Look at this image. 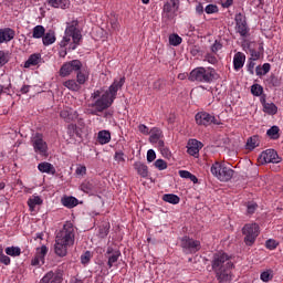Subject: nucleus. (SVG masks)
<instances>
[{"label": "nucleus", "mask_w": 283, "mask_h": 283, "mask_svg": "<svg viewBox=\"0 0 283 283\" xmlns=\"http://www.w3.org/2000/svg\"><path fill=\"white\" fill-rule=\"evenodd\" d=\"M0 87L1 92H10V87H12V82L10 81V77L0 78Z\"/></svg>", "instance_id": "obj_40"}, {"label": "nucleus", "mask_w": 283, "mask_h": 283, "mask_svg": "<svg viewBox=\"0 0 283 283\" xmlns=\"http://www.w3.org/2000/svg\"><path fill=\"white\" fill-rule=\"evenodd\" d=\"M219 8L216 6V4H208L206 8H205V12L206 14H216L219 12Z\"/></svg>", "instance_id": "obj_47"}, {"label": "nucleus", "mask_w": 283, "mask_h": 283, "mask_svg": "<svg viewBox=\"0 0 283 283\" xmlns=\"http://www.w3.org/2000/svg\"><path fill=\"white\" fill-rule=\"evenodd\" d=\"M220 76L216 69L213 67H205L199 66L193 69L188 76V81L191 83H213V81H218Z\"/></svg>", "instance_id": "obj_6"}, {"label": "nucleus", "mask_w": 283, "mask_h": 283, "mask_svg": "<svg viewBox=\"0 0 283 283\" xmlns=\"http://www.w3.org/2000/svg\"><path fill=\"white\" fill-rule=\"evenodd\" d=\"M180 178L189 179L191 176V172L189 170H179Z\"/></svg>", "instance_id": "obj_61"}, {"label": "nucleus", "mask_w": 283, "mask_h": 283, "mask_svg": "<svg viewBox=\"0 0 283 283\" xmlns=\"http://www.w3.org/2000/svg\"><path fill=\"white\" fill-rule=\"evenodd\" d=\"M195 120H196L197 125H203V127H209V125H211V123H213V125H220L218 119H216V116H213L207 112L197 113L195 116Z\"/></svg>", "instance_id": "obj_13"}, {"label": "nucleus", "mask_w": 283, "mask_h": 283, "mask_svg": "<svg viewBox=\"0 0 283 283\" xmlns=\"http://www.w3.org/2000/svg\"><path fill=\"white\" fill-rule=\"evenodd\" d=\"M180 8V0H169L164 4L163 12L167 19H174Z\"/></svg>", "instance_id": "obj_14"}, {"label": "nucleus", "mask_w": 283, "mask_h": 283, "mask_svg": "<svg viewBox=\"0 0 283 283\" xmlns=\"http://www.w3.org/2000/svg\"><path fill=\"white\" fill-rule=\"evenodd\" d=\"M250 52V61H260L262 54H264V44H260L258 51L255 49H249Z\"/></svg>", "instance_id": "obj_28"}, {"label": "nucleus", "mask_w": 283, "mask_h": 283, "mask_svg": "<svg viewBox=\"0 0 283 283\" xmlns=\"http://www.w3.org/2000/svg\"><path fill=\"white\" fill-rule=\"evenodd\" d=\"M150 137H149V143L153 145H160V143H165L163 138H165V135L163 134V130L158 127H154L150 129Z\"/></svg>", "instance_id": "obj_19"}, {"label": "nucleus", "mask_w": 283, "mask_h": 283, "mask_svg": "<svg viewBox=\"0 0 283 283\" xmlns=\"http://www.w3.org/2000/svg\"><path fill=\"white\" fill-rule=\"evenodd\" d=\"M210 171L212 176H214V178H218V180H220V182H229V180L233 178V174H235L233 169L227 167L220 161H216L211 166Z\"/></svg>", "instance_id": "obj_7"}, {"label": "nucleus", "mask_w": 283, "mask_h": 283, "mask_svg": "<svg viewBox=\"0 0 283 283\" xmlns=\"http://www.w3.org/2000/svg\"><path fill=\"white\" fill-rule=\"evenodd\" d=\"M10 262H11L10 256L6 255L3 253V250H0V263L4 264L6 266H9Z\"/></svg>", "instance_id": "obj_50"}, {"label": "nucleus", "mask_w": 283, "mask_h": 283, "mask_svg": "<svg viewBox=\"0 0 283 283\" xmlns=\"http://www.w3.org/2000/svg\"><path fill=\"white\" fill-rule=\"evenodd\" d=\"M247 149L250 151H253L255 147H260V136L254 135L252 137H249L245 145Z\"/></svg>", "instance_id": "obj_30"}, {"label": "nucleus", "mask_w": 283, "mask_h": 283, "mask_svg": "<svg viewBox=\"0 0 283 283\" xmlns=\"http://www.w3.org/2000/svg\"><path fill=\"white\" fill-rule=\"evenodd\" d=\"M211 269L214 273V277L219 283H229L233 281V258L224 251H218L213 253L211 259Z\"/></svg>", "instance_id": "obj_3"}, {"label": "nucleus", "mask_w": 283, "mask_h": 283, "mask_svg": "<svg viewBox=\"0 0 283 283\" xmlns=\"http://www.w3.org/2000/svg\"><path fill=\"white\" fill-rule=\"evenodd\" d=\"M63 86L66 87V90H70L71 92H80L81 86L78 85V82L76 80H69L63 82Z\"/></svg>", "instance_id": "obj_33"}, {"label": "nucleus", "mask_w": 283, "mask_h": 283, "mask_svg": "<svg viewBox=\"0 0 283 283\" xmlns=\"http://www.w3.org/2000/svg\"><path fill=\"white\" fill-rule=\"evenodd\" d=\"M154 165L159 171H165V169H167V163L163 159H157Z\"/></svg>", "instance_id": "obj_49"}, {"label": "nucleus", "mask_w": 283, "mask_h": 283, "mask_svg": "<svg viewBox=\"0 0 283 283\" xmlns=\"http://www.w3.org/2000/svg\"><path fill=\"white\" fill-rule=\"evenodd\" d=\"M138 130L140 132V134H144V136H149L150 132L149 127H147L145 124H140L138 126Z\"/></svg>", "instance_id": "obj_59"}, {"label": "nucleus", "mask_w": 283, "mask_h": 283, "mask_svg": "<svg viewBox=\"0 0 283 283\" xmlns=\"http://www.w3.org/2000/svg\"><path fill=\"white\" fill-rule=\"evenodd\" d=\"M169 43L174 45V48H178V45L182 43V38H180V35L177 33H172L169 35Z\"/></svg>", "instance_id": "obj_42"}, {"label": "nucleus", "mask_w": 283, "mask_h": 283, "mask_svg": "<svg viewBox=\"0 0 283 283\" xmlns=\"http://www.w3.org/2000/svg\"><path fill=\"white\" fill-rule=\"evenodd\" d=\"M31 145L39 156H48V143L43 139V134L35 133L31 137Z\"/></svg>", "instance_id": "obj_10"}, {"label": "nucleus", "mask_w": 283, "mask_h": 283, "mask_svg": "<svg viewBox=\"0 0 283 283\" xmlns=\"http://www.w3.org/2000/svg\"><path fill=\"white\" fill-rule=\"evenodd\" d=\"M157 147L164 158H167L168 160L169 158H171V150H169V147L165 145V142H159V145H157Z\"/></svg>", "instance_id": "obj_37"}, {"label": "nucleus", "mask_w": 283, "mask_h": 283, "mask_svg": "<svg viewBox=\"0 0 283 283\" xmlns=\"http://www.w3.org/2000/svg\"><path fill=\"white\" fill-rule=\"evenodd\" d=\"M82 39L83 35L81 34V30H78V20H73L66 25L60 48H67L69 45V50L74 51L81 45Z\"/></svg>", "instance_id": "obj_5"}, {"label": "nucleus", "mask_w": 283, "mask_h": 283, "mask_svg": "<svg viewBox=\"0 0 283 283\" xmlns=\"http://www.w3.org/2000/svg\"><path fill=\"white\" fill-rule=\"evenodd\" d=\"M261 69L263 70V74H269L271 72V64L270 63H264Z\"/></svg>", "instance_id": "obj_62"}, {"label": "nucleus", "mask_w": 283, "mask_h": 283, "mask_svg": "<svg viewBox=\"0 0 283 283\" xmlns=\"http://www.w3.org/2000/svg\"><path fill=\"white\" fill-rule=\"evenodd\" d=\"M180 247L182 253L186 255H193V253H198V251L202 249V243H200V240L185 235L180 239Z\"/></svg>", "instance_id": "obj_9"}, {"label": "nucleus", "mask_w": 283, "mask_h": 283, "mask_svg": "<svg viewBox=\"0 0 283 283\" xmlns=\"http://www.w3.org/2000/svg\"><path fill=\"white\" fill-rule=\"evenodd\" d=\"M265 247L266 249H269L270 251H274V249H277V241L270 239L265 242Z\"/></svg>", "instance_id": "obj_55"}, {"label": "nucleus", "mask_w": 283, "mask_h": 283, "mask_svg": "<svg viewBox=\"0 0 283 283\" xmlns=\"http://www.w3.org/2000/svg\"><path fill=\"white\" fill-rule=\"evenodd\" d=\"M165 85H167V81L159 78L154 82L153 87L154 90H165Z\"/></svg>", "instance_id": "obj_46"}, {"label": "nucleus", "mask_w": 283, "mask_h": 283, "mask_svg": "<svg viewBox=\"0 0 283 283\" xmlns=\"http://www.w3.org/2000/svg\"><path fill=\"white\" fill-rule=\"evenodd\" d=\"M51 8H61L65 10V8L70 7V0H46Z\"/></svg>", "instance_id": "obj_29"}, {"label": "nucleus", "mask_w": 283, "mask_h": 283, "mask_svg": "<svg viewBox=\"0 0 283 283\" xmlns=\"http://www.w3.org/2000/svg\"><path fill=\"white\" fill-rule=\"evenodd\" d=\"M43 61L41 57V53H33L29 56V59L24 63L25 69L34 67L39 65Z\"/></svg>", "instance_id": "obj_23"}, {"label": "nucleus", "mask_w": 283, "mask_h": 283, "mask_svg": "<svg viewBox=\"0 0 283 283\" xmlns=\"http://www.w3.org/2000/svg\"><path fill=\"white\" fill-rule=\"evenodd\" d=\"M261 158L263 160V163H273V164H277V163H282V158L277 155V151H275V149H266L261 154Z\"/></svg>", "instance_id": "obj_18"}, {"label": "nucleus", "mask_w": 283, "mask_h": 283, "mask_svg": "<svg viewBox=\"0 0 283 283\" xmlns=\"http://www.w3.org/2000/svg\"><path fill=\"white\" fill-rule=\"evenodd\" d=\"M205 61H207V63H210V65H217L218 57H216V55H213L211 53H207L205 55Z\"/></svg>", "instance_id": "obj_48"}, {"label": "nucleus", "mask_w": 283, "mask_h": 283, "mask_svg": "<svg viewBox=\"0 0 283 283\" xmlns=\"http://www.w3.org/2000/svg\"><path fill=\"white\" fill-rule=\"evenodd\" d=\"M60 116L63 118V120H65V123L72 122V114H70V111H61Z\"/></svg>", "instance_id": "obj_52"}, {"label": "nucleus", "mask_w": 283, "mask_h": 283, "mask_svg": "<svg viewBox=\"0 0 283 283\" xmlns=\"http://www.w3.org/2000/svg\"><path fill=\"white\" fill-rule=\"evenodd\" d=\"M83 69V63L80 60H72L65 62L60 69V76L65 77L70 76L72 72H78Z\"/></svg>", "instance_id": "obj_12"}, {"label": "nucleus", "mask_w": 283, "mask_h": 283, "mask_svg": "<svg viewBox=\"0 0 283 283\" xmlns=\"http://www.w3.org/2000/svg\"><path fill=\"white\" fill-rule=\"evenodd\" d=\"M164 202H169V205H179L180 203V197L174 193H166L163 196Z\"/></svg>", "instance_id": "obj_34"}, {"label": "nucleus", "mask_w": 283, "mask_h": 283, "mask_svg": "<svg viewBox=\"0 0 283 283\" xmlns=\"http://www.w3.org/2000/svg\"><path fill=\"white\" fill-rule=\"evenodd\" d=\"M123 85H125V77H120L119 81L115 80L104 93L101 90H95L91 94V101L93 102L88 104V107H92L90 114L98 116L105 109H109V106L114 105V101L118 96V90H122Z\"/></svg>", "instance_id": "obj_1"}, {"label": "nucleus", "mask_w": 283, "mask_h": 283, "mask_svg": "<svg viewBox=\"0 0 283 283\" xmlns=\"http://www.w3.org/2000/svg\"><path fill=\"white\" fill-rule=\"evenodd\" d=\"M211 269L214 273V277L219 283H229L233 281V258L224 251H218L213 253L211 259Z\"/></svg>", "instance_id": "obj_2"}, {"label": "nucleus", "mask_w": 283, "mask_h": 283, "mask_svg": "<svg viewBox=\"0 0 283 283\" xmlns=\"http://www.w3.org/2000/svg\"><path fill=\"white\" fill-rule=\"evenodd\" d=\"M114 159L117 161V163H125V153L123 151H116L115 153V156H114Z\"/></svg>", "instance_id": "obj_58"}, {"label": "nucleus", "mask_w": 283, "mask_h": 283, "mask_svg": "<svg viewBox=\"0 0 283 283\" xmlns=\"http://www.w3.org/2000/svg\"><path fill=\"white\" fill-rule=\"evenodd\" d=\"M81 191L88 196H96L98 193V182L94 180H84L80 186Z\"/></svg>", "instance_id": "obj_16"}, {"label": "nucleus", "mask_w": 283, "mask_h": 283, "mask_svg": "<svg viewBox=\"0 0 283 283\" xmlns=\"http://www.w3.org/2000/svg\"><path fill=\"white\" fill-rule=\"evenodd\" d=\"M247 62V55L242 52H238L233 56V67L235 72H240L244 67V63Z\"/></svg>", "instance_id": "obj_22"}, {"label": "nucleus", "mask_w": 283, "mask_h": 283, "mask_svg": "<svg viewBox=\"0 0 283 283\" xmlns=\"http://www.w3.org/2000/svg\"><path fill=\"white\" fill-rule=\"evenodd\" d=\"M202 142H198L197 139H190L188 142L187 151L190 156H195L196 158L200 154V149H202Z\"/></svg>", "instance_id": "obj_21"}, {"label": "nucleus", "mask_w": 283, "mask_h": 283, "mask_svg": "<svg viewBox=\"0 0 283 283\" xmlns=\"http://www.w3.org/2000/svg\"><path fill=\"white\" fill-rule=\"evenodd\" d=\"M17 36V32L12 28L0 29V44L10 43Z\"/></svg>", "instance_id": "obj_20"}, {"label": "nucleus", "mask_w": 283, "mask_h": 283, "mask_svg": "<svg viewBox=\"0 0 283 283\" xmlns=\"http://www.w3.org/2000/svg\"><path fill=\"white\" fill-rule=\"evenodd\" d=\"M90 260H92V252L86 251L84 254L81 255L82 264H90Z\"/></svg>", "instance_id": "obj_51"}, {"label": "nucleus", "mask_w": 283, "mask_h": 283, "mask_svg": "<svg viewBox=\"0 0 283 283\" xmlns=\"http://www.w3.org/2000/svg\"><path fill=\"white\" fill-rule=\"evenodd\" d=\"M45 255H48V247L42 245L38 248L34 258L31 260V266H42V264H45Z\"/></svg>", "instance_id": "obj_17"}, {"label": "nucleus", "mask_w": 283, "mask_h": 283, "mask_svg": "<svg viewBox=\"0 0 283 283\" xmlns=\"http://www.w3.org/2000/svg\"><path fill=\"white\" fill-rule=\"evenodd\" d=\"M264 92V88L260 84H253L251 86V94L253 96H262V93Z\"/></svg>", "instance_id": "obj_44"}, {"label": "nucleus", "mask_w": 283, "mask_h": 283, "mask_svg": "<svg viewBox=\"0 0 283 283\" xmlns=\"http://www.w3.org/2000/svg\"><path fill=\"white\" fill-rule=\"evenodd\" d=\"M263 112L269 116H275L277 114V106L274 103H268L263 106Z\"/></svg>", "instance_id": "obj_38"}, {"label": "nucleus", "mask_w": 283, "mask_h": 283, "mask_svg": "<svg viewBox=\"0 0 283 283\" xmlns=\"http://www.w3.org/2000/svg\"><path fill=\"white\" fill-rule=\"evenodd\" d=\"M222 8H231L233 6V0H222Z\"/></svg>", "instance_id": "obj_63"}, {"label": "nucleus", "mask_w": 283, "mask_h": 283, "mask_svg": "<svg viewBox=\"0 0 283 283\" xmlns=\"http://www.w3.org/2000/svg\"><path fill=\"white\" fill-rule=\"evenodd\" d=\"M256 209H258V203H255V202H248L247 211H248L249 216H253V213H255Z\"/></svg>", "instance_id": "obj_53"}, {"label": "nucleus", "mask_w": 283, "mask_h": 283, "mask_svg": "<svg viewBox=\"0 0 283 283\" xmlns=\"http://www.w3.org/2000/svg\"><path fill=\"white\" fill-rule=\"evenodd\" d=\"M10 62V52L0 51V67Z\"/></svg>", "instance_id": "obj_43"}, {"label": "nucleus", "mask_w": 283, "mask_h": 283, "mask_svg": "<svg viewBox=\"0 0 283 283\" xmlns=\"http://www.w3.org/2000/svg\"><path fill=\"white\" fill-rule=\"evenodd\" d=\"M4 251L7 255H10L11 258H19V255H21V248L19 247H8Z\"/></svg>", "instance_id": "obj_41"}, {"label": "nucleus", "mask_w": 283, "mask_h": 283, "mask_svg": "<svg viewBox=\"0 0 283 283\" xmlns=\"http://www.w3.org/2000/svg\"><path fill=\"white\" fill-rule=\"evenodd\" d=\"M266 136H269L272 140H277V138H280V127L272 126L266 130Z\"/></svg>", "instance_id": "obj_39"}, {"label": "nucleus", "mask_w": 283, "mask_h": 283, "mask_svg": "<svg viewBox=\"0 0 283 283\" xmlns=\"http://www.w3.org/2000/svg\"><path fill=\"white\" fill-rule=\"evenodd\" d=\"M134 169L137 171L138 176L142 178H147L149 176V167L143 164V161H136L134 164Z\"/></svg>", "instance_id": "obj_24"}, {"label": "nucleus", "mask_w": 283, "mask_h": 283, "mask_svg": "<svg viewBox=\"0 0 283 283\" xmlns=\"http://www.w3.org/2000/svg\"><path fill=\"white\" fill-rule=\"evenodd\" d=\"M234 21H235V32L240 34L242 39H247V36H249V32H251V29L247 23V17L242 13H237L234 17Z\"/></svg>", "instance_id": "obj_11"}, {"label": "nucleus", "mask_w": 283, "mask_h": 283, "mask_svg": "<svg viewBox=\"0 0 283 283\" xmlns=\"http://www.w3.org/2000/svg\"><path fill=\"white\" fill-rule=\"evenodd\" d=\"M75 174L76 176H85L87 174V167L85 166H77V168L75 169Z\"/></svg>", "instance_id": "obj_57"}, {"label": "nucleus", "mask_w": 283, "mask_h": 283, "mask_svg": "<svg viewBox=\"0 0 283 283\" xmlns=\"http://www.w3.org/2000/svg\"><path fill=\"white\" fill-rule=\"evenodd\" d=\"M76 231L72 222L64 223L63 228L55 235L54 252L59 258L67 255V249L74 247Z\"/></svg>", "instance_id": "obj_4"}, {"label": "nucleus", "mask_w": 283, "mask_h": 283, "mask_svg": "<svg viewBox=\"0 0 283 283\" xmlns=\"http://www.w3.org/2000/svg\"><path fill=\"white\" fill-rule=\"evenodd\" d=\"M76 81L80 86L85 85V83L90 81V71L87 69H81L80 71H77Z\"/></svg>", "instance_id": "obj_26"}, {"label": "nucleus", "mask_w": 283, "mask_h": 283, "mask_svg": "<svg viewBox=\"0 0 283 283\" xmlns=\"http://www.w3.org/2000/svg\"><path fill=\"white\" fill-rule=\"evenodd\" d=\"M41 205H43V199H41V197L39 196H33L28 200V207L30 211H34V209H36V206Z\"/></svg>", "instance_id": "obj_31"}, {"label": "nucleus", "mask_w": 283, "mask_h": 283, "mask_svg": "<svg viewBox=\"0 0 283 283\" xmlns=\"http://www.w3.org/2000/svg\"><path fill=\"white\" fill-rule=\"evenodd\" d=\"M247 70L249 72V74H251V75L255 74V62H253V60H249Z\"/></svg>", "instance_id": "obj_56"}, {"label": "nucleus", "mask_w": 283, "mask_h": 283, "mask_svg": "<svg viewBox=\"0 0 283 283\" xmlns=\"http://www.w3.org/2000/svg\"><path fill=\"white\" fill-rule=\"evenodd\" d=\"M32 36L33 39H43V36H45V27L40 24L35 25L33 28Z\"/></svg>", "instance_id": "obj_35"}, {"label": "nucleus", "mask_w": 283, "mask_h": 283, "mask_svg": "<svg viewBox=\"0 0 283 283\" xmlns=\"http://www.w3.org/2000/svg\"><path fill=\"white\" fill-rule=\"evenodd\" d=\"M43 45H52V43L56 42V35H54V32L50 31L48 33H44L42 36Z\"/></svg>", "instance_id": "obj_36"}, {"label": "nucleus", "mask_w": 283, "mask_h": 283, "mask_svg": "<svg viewBox=\"0 0 283 283\" xmlns=\"http://www.w3.org/2000/svg\"><path fill=\"white\" fill-rule=\"evenodd\" d=\"M147 160L148 163H154V160H156V151L154 149L147 151Z\"/></svg>", "instance_id": "obj_60"}, {"label": "nucleus", "mask_w": 283, "mask_h": 283, "mask_svg": "<svg viewBox=\"0 0 283 283\" xmlns=\"http://www.w3.org/2000/svg\"><path fill=\"white\" fill-rule=\"evenodd\" d=\"M104 255L107 259L108 269H112L113 266H116V262H118L122 253L120 250L108 247Z\"/></svg>", "instance_id": "obj_15"}, {"label": "nucleus", "mask_w": 283, "mask_h": 283, "mask_svg": "<svg viewBox=\"0 0 283 283\" xmlns=\"http://www.w3.org/2000/svg\"><path fill=\"white\" fill-rule=\"evenodd\" d=\"M196 12H197V14H203V12H205V7H202V4L199 3V4L196 7Z\"/></svg>", "instance_id": "obj_64"}, {"label": "nucleus", "mask_w": 283, "mask_h": 283, "mask_svg": "<svg viewBox=\"0 0 283 283\" xmlns=\"http://www.w3.org/2000/svg\"><path fill=\"white\" fill-rule=\"evenodd\" d=\"M260 279L262 282H271V280H273V270H266L262 272Z\"/></svg>", "instance_id": "obj_45"}, {"label": "nucleus", "mask_w": 283, "mask_h": 283, "mask_svg": "<svg viewBox=\"0 0 283 283\" xmlns=\"http://www.w3.org/2000/svg\"><path fill=\"white\" fill-rule=\"evenodd\" d=\"M112 142V133L109 130H99L97 133V143L99 145H107Z\"/></svg>", "instance_id": "obj_25"}, {"label": "nucleus", "mask_w": 283, "mask_h": 283, "mask_svg": "<svg viewBox=\"0 0 283 283\" xmlns=\"http://www.w3.org/2000/svg\"><path fill=\"white\" fill-rule=\"evenodd\" d=\"M242 233L244 235V244L247 247H253L255 240H258V235H260V226L258 223H247L242 229Z\"/></svg>", "instance_id": "obj_8"}, {"label": "nucleus", "mask_w": 283, "mask_h": 283, "mask_svg": "<svg viewBox=\"0 0 283 283\" xmlns=\"http://www.w3.org/2000/svg\"><path fill=\"white\" fill-rule=\"evenodd\" d=\"M62 205L67 209H74L78 205V199L76 197H64L62 198Z\"/></svg>", "instance_id": "obj_32"}, {"label": "nucleus", "mask_w": 283, "mask_h": 283, "mask_svg": "<svg viewBox=\"0 0 283 283\" xmlns=\"http://www.w3.org/2000/svg\"><path fill=\"white\" fill-rule=\"evenodd\" d=\"M220 50H222V44L220 43V41L216 40L214 43L211 45V52L212 54H218Z\"/></svg>", "instance_id": "obj_54"}, {"label": "nucleus", "mask_w": 283, "mask_h": 283, "mask_svg": "<svg viewBox=\"0 0 283 283\" xmlns=\"http://www.w3.org/2000/svg\"><path fill=\"white\" fill-rule=\"evenodd\" d=\"M38 169L39 171H41V174H56V168H54V165L48 163V161H42L38 165Z\"/></svg>", "instance_id": "obj_27"}]
</instances>
